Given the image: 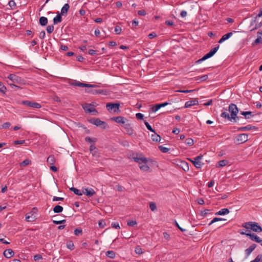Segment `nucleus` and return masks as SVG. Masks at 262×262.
I'll return each instance as SVG.
<instances>
[{
	"instance_id": "obj_1",
	"label": "nucleus",
	"mask_w": 262,
	"mask_h": 262,
	"mask_svg": "<svg viewBox=\"0 0 262 262\" xmlns=\"http://www.w3.org/2000/svg\"><path fill=\"white\" fill-rule=\"evenodd\" d=\"M224 110L225 111H222L221 114V117L233 122H236L239 120V117L237 116L238 113V109L235 104L231 103L229 106L228 111L230 113V115L227 112V109L224 108Z\"/></svg>"
},
{
	"instance_id": "obj_2",
	"label": "nucleus",
	"mask_w": 262,
	"mask_h": 262,
	"mask_svg": "<svg viewBox=\"0 0 262 262\" xmlns=\"http://www.w3.org/2000/svg\"><path fill=\"white\" fill-rule=\"evenodd\" d=\"M242 226L249 231L250 229L253 231L260 233L262 232V227L258 224L255 222H248L242 224Z\"/></svg>"
},
{
	"instance_id": "obj_3",
	"label": "nucleus",
	"mask_w": 262,
	"mask_h": 262,
	"mask_svg": "<svg viewBox=\"0 0 262 262\" xmlns=\"http://www.w3.org/2000/svg\"><path fill=\"white\" fill-rule=\"evenodd\" d=\"M133 159L134 160L139 164V167L141 170L147 171L149 169V167L146 164L148 162V160L147 158L144 157H138L137 156L136 157H133Z\"/></svg>"
},
{
	"instance_id": "obj_4",
	"label": "nucleus",
	"mask_w": 262,
	"mask_h": 262,
	"mask_svg": "<svg viewBox=\"0 0 262 262\" xmlns=\"http://www.w3.org/2000/svg\"><path fill=\"white\" fill-rule=\"evenodd\" d=\"M219 45L211 49L209 53L204 55L202 58L196 61V63H200L201 62L213 56L219 49Z\"/></svg>"
},
{
	"instance_id": "obj_5",
	"label": "nucleus",
	"mask_w": 262,
	"mask_h": 262,
	"mask_svg": "<svg viewBox=\"0 0 262 262\" xmlns=\"http://www.w3.org/2000/svg\"><path fill=\"white\" fill-rule=\"evenodd\" d=\"M219 45L211 49L209 53L204 55L202 58L196 61V63H200L201 62L213 56L219 49Z\"/></svg>"
},
{
	"instance_id": "obj_6",
	"label": "nucleus",
	"mask_w": 262,
	"mask_h": 262,
	"mask_svg": "<svg viewBox=\"0 0 262 262\" xmlns=\"http://www.w3.org/2000/svg\"><path fill=\"white\" fill-rule=\"evenodd\" d=\"M119 106L120 104L119 103H107L106 105L107 110L110 112L112 111L114 113H118L120 112Z\"/></svg>"
},
{
	"instance_id": "obj_7",
	"label": "nucleus",
	"mask_w": 262,
	"mask_h": 262,
	"mask_svg": "<svg viewBox=\"0 0 262 262\" xmlns=\"http://www.w3.org/2000/svg\"><path fill=\"white\" fill-rule=\"evenodd\" d=\"M89 121L91 123L97 126H102L103 128H105L107 126L105 122L100 120L99 118H92Z\"/></svg>"
},
{
	"instance_id": "obj_8",
	"label": "nucleus",
	"mask_w": 262,
	"mask_h": 262,
	"mask_svg": "<svg viewBox=\"0 0 262 262\" xmlns=\"http://www.w3.org/2000/svg\"><path fill=\"white\" fill-rule=\"evenodd\" d=\"M34 210H37L36 208H33V210L26 214V220L27 222H33L36 220V216L34 215L35 212L33 211Z\"/></svg>"
},
{
	"instance_id": "obj_9",
	"label": "nucleus",
	"mask_w": 262,
	"mask_h": 262,
	"mask_svg": "<svg viewBox=\"0 0 262 262\" xmlns=\"http://www.w3.org/2000/svg\"><path fill=\"white\" fill-rule=\"evenodd\" d=\"M202 158H203V155H200L199 156L196 157L194 159L193 161L192 160H190L191 162H192L193 163L194 166L196 168H201L202 167V164L200 162V160L202 159Z\"/></svg>"
},
{
	"instance_id": "obj_10",
	"label": "nucleus",
	"mask_w": 262,
	"mask_h": 262,
	"mask_svg": "<svg viewBox=\"0 0 262 262\" xmlns=\"http://www.w3.org/2000/svg\"><path fill=\"white\" fill-rule=\"evenodd\" d=\"M22 104L24 105H27L28 106L33 107V108H39L41 107V105L39 103L34 102L28 100L23 101L22 102Z\"/></svg>"
},
{
	"instance_id": "obj_11",
	"label": "nucleus",
	"mask_w": 262,
	"mask_h": 262,
	"mask_svg": "<svg viewBox=\"0 0 262 262\" xmlns=\"http://www.w3.org/2000/svg\"><path fill=\"white\" fill-rule=\"evenodd\" d=\"M8 78L13 82L18 84L22 83V79L20 77L17 76L15 74H10Z\"/></svg>"
},
{
	"instance_id": "obj_12",
	"label": "nucleus",
	"mask_w": 262,
	"mask_h": 262,
	"mask_svg": "<svg viewBox=\"0 0 262 262\" xmlns=\"http://www.w3.org/2000/svg\"><path fill=\"white\" fill-rule=\"evenodd\" d=\"M248 135L247 134H241L237 136L236 140L238 143H243L248 140Z\"/></svg>"
},
{
	"instance_id": "obj_13",
	"label": "nucleus",
	"mask_w": 262,
	"mask_h": 262,
	"mask_svg": "<svg viewBox=\"0 0 262 262\" xmlns=\"http://www.w3.org/2000/svg\"><path fill=\"white\" fill-rule=\"evenodd\" d=\"M247 236L249 237L252 241L257 243H261L262 239H260L256 234L254 233H247Z\"/></svg>"
},
{
	"instance_id": "obj_14",
	"label": "nucleus",
	"mask_w": 262,
	"mask_h": 262,
	"mask_svg": "<svg viewBox=\"0 0 262 262\" xmlns=\"http://www.w3.org/2000/svg\"><path fill=\"white\" fill-rule=\"evenodd\" d=\"M95 193V191L92 188H84L82 189V194H84L90 197L93 196Z\"/></svg>"
},
{
	"instance_id": "obj_15",
	"label": "nucleus",
	"mask_w": 262,
	"mask_h": 262,
	"mask_svg": "<svg viewBox=\"0 0 262 262\" xmlns=\"http://www.w3.org/2000/svg\"><path fill=\"white\" fill-rule=\"evenodd\" d=\"M83 108L86 112L88 113H92V112H97L96 109L93 107H91V104L86 103L84 105L82 106Z\"/></svg>"
},
{
	"instance_id": "obj_16",
	"label": "nucleus",
	"mask_w": 262,
	"mask_h": 262,
	"mask_svg": "<svg viewBox=\"0 0 262 262\" xmlns=\"http://www.w3.org/2000/svg\"><path fill=\"white\" fill-rule=\"evenodd\" d=\"M199 104V101L196 99L187 101L185 104V108H188L193 105Z\"/></svg>"
},
{
	"instance_id": "obj_17",
	"label": "nucleus",
	"mask_w": 262,
	"mask_h": 262,
	"mask_svg": "<svg viewBox=\"0 0 262 262\" xmlns=\"http://www.w3.org/2000/svg\"><path fill=\"white\" fill-rule=\"evenodd\" d=\"M124 128L125 130V132L128 135L132 136L134 134V130L132 128L129 122H128L127 124H124Z\"/></svg>"
},
{
	"instance_id": "obj_18",
	"label": "nucleus",
	"mask_w": 262,
	"mask_h": 262,
	"mask_svg": "<svg viewBox=\"0 0 262 262\" xmlns=\"http://www.w3.org/2000/svg\"><path fill=\"white\" fill-rule=\"evenodd\" d=\"M3 254L5 257L10 258L12 257V256H13V255L14 254V252L12 249H9L5 250L4 251Z\"/></svg>"
},
{
	"instance_id": "obj_19",
	"label": "nucleus",
	"mask_w": 262,
	"mask_h": 262,
	"mask_svg": "<svg viewBox=\"0 0 262 262\" xmlns=\"http://www.w3.org/2000/svg\"><path fill=\"white\" fill-rule=\"evenodd\" d=\"M233 34L232 32H229L225 35H224L222 38L219 40V43H222L226 40L229 39Z\"/></svg>"
},
{
	"instance_id": "obj_20",
	"label": "nucleus",
	"mask_w": 262,
	"mask_h": 262,
	"mask_svg": "<svg viewBox=\"0 0 262 262\" xmlns=\"http://www.w3.org/2000/svg\"><path fill=\"white\" fill-rule=\"evenodd\" d=\"M71 85L78 87H87L88 84L75 80L70 83Z\"/></svg>"
},
{
	"instance_id": "obj_21",
	"label": "nucleus",
	"mask_w": 262,
	"mask_h": 262,
	"mask_svg": "<svg viewBox=\"0 0 262 262\" xmlns=\"http://www.w3.org/2000/svg\"><path fill=\"white\" fill-rule=\"evenodd\" d=\"M86 92L91 93L93 95H96L98 94H103V90H95V89H91V90H86Z\"/></svg>"
},
{
	"instance_id": "obj_22",
	"label": "nucleus",
	"mask_w": 262,
	"mask_h": 262,
	"mask_svg": "<svg viewBox=\"0 0 262 262\" xmlns=\"http://www.w3.org/2000/svg\"><path fill=\"white\" fill-rule=\"evenodd\" d=\"M255 128V127L254 126H252L251 125H248L246 126L241 127L238 128V131H246V130H250L252 129Z\"/></svg>"
},
{
	"instance_id": "obj_23",
	"label": "nucleus",
	"mask_w": 262,
	"mask_h": 262,
	"mask_svg": "<svg viewBox=\"0 0 262 262\" xmlns=\"http://www.w3.org/2000/svg\"><path fill=\"white\" fill-rule=\"evenodd\" d=\"M241 114L245 116V119H250L252 117L254 116V115L252 114V112L250 111L244 112L242 111Z\"/></svg>"
},
{
	"instance_id": "obj_24",
	"label": "nucleus",
	"mask_w": 262,
	"mask_h": 262,
	"mask_svg": "<svg viewBox=\"0 0 262 262\" xmlns=\"http://www.w3.org/2000/svg\"><path fill=\"white\" fill-rule=\"evenodd\" d=\"M229 213V210L228 208H223L219 211L218 212H216L215 213V215H225Z\"/></svg>"
},
{
	"instance_id": "obj_25",
	"label": "nucleus",
	"mask_w": 262,
	"mask_h": 262,
	"mask_svg": "<svg viewBox=\"0 0 262 262\" xmlns=\"http://www.w3.org/2000/svg\"><path fill=\"white\" fill-rule=\"evenodd\" d=\"M151 140L156 142H159L161 140V137L158 135L155 132L151 135Z\"/></svg>"
},
{
	"instance_id": "obj_26",
	"label": "nucleus",
	"mask_w": 262,
	"mask_h": 262,
	"mask_svg": "<svg viewBox=\"0 0 262 262\" xmlns=\"http://www.w3.org/2000/svg\"><path fill=\"white\" fill-rule=\"evenodd\" d=\"M69 8H70V6L68 4H64L61 10L60 14L62 15H64V14H66L67 13Z\"/></svg>"
},
{
	"instance_id": "obj_27",
	"label": "nucleus",
	"mask_w": 262,
	"mask_h": 262,
	"mask_svg": "<svg viewBox=\"0 0 262 262\" xmlns=\"http://www.w3.org/2000/svg\"><path fill=\"white\" fill-rule=\"evenodd\" d=\"M256 247V245L255 244L251 245L248 248L245 250V252L247 255H249Z\"/></svg>"
},
{
	"instance_id": "obj_28",
	"label": "nucleus",
	"mask_w": 262,
	"mask_h": 262,
	"mask_svg": "<svg viewBox=\"0 0 262 262\" xmlns=\"http://www.w3.org/2000/svg\"><path fill=\"white\" fill-rule=\"evenodd\" d=\"M39 21L40 25L42 26H46L48 24V19L47 17L44 16L40 17L39 18Z\"/></svg>"
},
{
	"instance_id": "obj_29",
	"label": "nucleus",
	"mask_w": 262,
	"mask_h": 262,
	"mask_svg": "<svg viewBox=\"0 0 262 262\" xmlns=\"http://www.w3.org/2000/svg\"><path fill=\"white\" fill-rule=\"evenodd\" d=\"M61 14H58L53 19L54 24H57L62 21V17Z\"/></svg>"
},
{
	"instance_id": "obj_30",
	"label": "nucleus",
	"mask_w": 262,
	"mask_h": 262,
	"mask_svg": "<svg viewBox=\"0 0 262 262\" xmlns=\"http://www.w3.org/2000/svg\"><path fill=\"white\" fill-rule=\"evenodd\" d=\"M53 210L54 213H60L63 211V207L60 205H56L53 208Z\"/></svg>"
},
{
	"instance_id": "obj_31",
	"label": "nucleus",
	"mask_w": 262,
	"mask_h": 262,
	"mask_svg": "<svg viewBox=\"0 0 262 262\" xmlns=\"http://www.w3.org/2000/svg\"><path fill=\"white\" fill-rule=\"evenodd\" d=\"M112 119L117 123H121V122H122L123 120H125V118L122 116H118L116 117H114L112 118Z\"/></svg>"
},
{
	"instance_id": "obj_32",
	"label": "nucleus",
	"mask_w": 262,
	"mask_h": 262,
	"mask_svg": "<svg viewBox=\"0 0 262 262\" xmlns=\"http://www.w3.org/2000/svg\"><path fill=\"white\" fill-rule=\"evenodd\" d=\"M106 255L111 258H114L116 256V253L113 251H108L106 252Z\"/></svg>"
},
{
	"instance_id": "obj_33",
	"label": "nucleus",
	"mask_w": 262,
	"mask_h": 262,
	"mask_svg": "<svg viewBox=\"0 0 262 262\" xmlns=\"http://www.w3.org/2000/svg\"><path fill=\"white\" fill-rule=\"evenodd\" d=\"M70 189V190L73 191L76 195H81L82 194V192H81L80 190H79L75 187H72Z\"/></svg>"
},
{
	"instance_id": "obj_34",
	"label": "nucleus",
	"mask_w": 262,
	"mask_h": 262,
	"mask_svg": "<svg viewBox=\"0 0 262 262\" xmlns=\"http://www.w3.org/2000/svg\"><path fill=\"white\" fill-rule=\"evenodd\" d=\"M47 161L49 164L53 165L55 161L54 157L52 155L50 156L48 158Z\"/></svg>"
},
{
	"instance_id": "obj_35",
	"label": "nucleus",
	"mask_w": 262,
	"mask_h": 262,
	"mask_svg": "<svg viewBox=\"0 0 262 262\" xmlns=\"http://www.w3.org/2000/svg\"><path fill=\"white\" fill-rule=\"evenodd\" d=\"M67 247L68 249L72 250L74 249L75 246L72 241H70L67 243Z\"/></svg>"
},
{
	"instance_id": "obj_36",
	"label": "nucleus",
	"mask_w": 262,
	"mask_h": 262,
	"mask_svg": "<svg viewBox=\"0 0 262 262\" xmlns=\"http://www.w3.org/2000/svg\"><path fill=\"white\" fill-rule=\"evenodd\" d=\"M31 162V161L29 159H26L20 163V166L21 167H25L30 164Z\"/></svg>"
},
{
	"instance_id": "obj_37",
	"label": "nucleus",
	"mask_w": 262,
	"mask_h": 262,
	"mask_svg": "<svg viewBox=\"0 0 262 262\" xmlns=\"http://www.w3.org/2000/svg\"><path fill=\"white\" fill-rule=\"evenodd\" d=\"M85 141L89 143H92V142L95 143L96 142L97 139L95 138H92L90 137H86L85 138Z\"/></svg>"
},
{
	"instance_id": "obj_38",
	"label": "nucleus",
	"mask_w": 262,
	"mask_h": 262,
	"mask_svg": "<svg viewBox=\"0 0 262 262\" xmlns=\"http://www.w3.org/2000/svg\"><path fill=\"white\" fill-rule=\"evenodd\" d=\"M185 144L189 146H192L194 144L193 140L191 138H188L185 140Z\"/></svg>"
},
{
	"instance_id": "obj_39",
	"label": "nucleus",
	"mask_w": 262,
	"mask_h": 262,
	"mask_svg": "<svg viewBox=\"0 0 262 262\" xmlns=\"http://www.w3.org/2000/svg\"><path fill=\"white\" fill-rule=\"evenodd\" d=\"M159 148L160 151L163 153H166L170 150L169 148L164 147L162 145L159 146Z\"/></svg>"
},
{
	"instance_id": "obj_40",
	"label": "nucleus",
	"mask_w": 262,
	"mask_h": 262,
	"mask_svg": "<svg viewBox=\"0 0 262 262\" xmlns=\"http://www.w3.org/2000/svg\"><path fill=\"white\" fill-rule=\"evenodd\" d=\"M262 261V255L258 254L256 258L250 262H261Z\"/></svg>"
},
{
	"instance_id": "obj_41",
	"label": "nucleus",
	"mask_w": 262,
	"mask_h": 262,
	"mask_svg": "<svg viewBox=\"0 0 262 262\" xmlns=\"http://www.w3.org/2000/svg\"><path fill=\"white\" fill-rule=\"evenodd\" d=\"M208 78V75H204L201 77H196L197 80H200L201 81H204L206 80Z\"/></svg>"
},
{
	"instance_id": "obj_42",
	"label": "nucleus",
	"mask_w": 262,
	"mask_h": 262,
	"mask_svg": "<svg viewBox=\"0 0 262 262\" xmlns=\"http://www.w3.org/2000/svg\"><path fill=\"white\" fill-rule=\"evenodd\" d=\"M261 42H262V38L261 37V36H258V37L254 40L252 45L253 46H255Z\"/></svg>"
},
{
	"instance_id": "obj_43",
	"label": "nucleus",
	"mask_w": 262,
	"mask_h": 262,
	"mask_svg": "<svg viewBox=\"0 0 262 262\" xmlns=\"http://www.w3.org/2000/svg\"><path fill=\"white\" fill-rule=\"evenodd\" d=\"M149 207L151 211H154L157 210V206L155 203L150 202L149 204Z\"/></svg>"
},
{
	"instance_id": "obj_44",
	"label": "nucleus",
	"mask_w": 262,
	"mask_h": 262,
	"mask_svg": "<svg viewBox=\"0 0 262 262\" xmlns=\"http://www.w3.org/2000/svg\"><path fill=\"white\" fill-rule=\"evenodd\" d=\"M6 91V88L5 85L0 81V92L3 94H5Z\"/></svg>"
},
{
	"instance_id": "obj_45",
	"label": "nucleus",
	"mask_w": 262,
	"mask_h": 262,
	"mask_svg": "<svg viewBox=\"0 0 262 262\" xmlns=\"http://www.w3.org/2000/svg\"><path fill=\"white\" fill-rule=\"evenodd\" d=\"M228 163V161L226 160H221L219 162V166L223 167L226 166Z\"/></svg>"
},
{
	"instance_id": "obj_46",
	"label": "nucleus",
	"mask_w": 262,
	"mask_h": 262,
	"mask_svg": "<svg viewBox=\"0 0 262 262\" xmlns=\"http://www.w3.org/2000/svg\"><path fill=\"white\" fill-rule=\"evenodd\" d=\"M15 83H13V82L10 83L9 85L11 87V88L14 89L15 91H17V90L21 89V88L20 86L16 85Z\"/></svg>"
},
{
	"instance_id": "obj_47",
	"label": "nucleus",
	"mask_w": 262,
	"mask_h": 262,
	"mask_svg": "<svg viewBox=\"0 0 262 262\" xmlns=\"http://www.w3.org/2000/svg\"><path fill=\"white\" fill-rule=\"evenodd\" d=\"M15 83H13V82L10 83L9 85L11 87V88L14 89L15 91H17V90L21 89V88L20 86L16 85Z\"/></svg>"
},
{
	"instance_id": "obj_48",
	"label": "nucleus",
	"mask_w": 262,
	"mask_h": 262,
	"mask_svg": "<svg viewBox=\"0 0 262 262\" xmlns=\"http://www.w3.org/2000/svg\"><path fill=\"white\" fill-rule=\"evenodd\" d=\"M15 83H13V82L10 83L9 85L11 87V88L14 89L15 91H17V90L21 89V88L20 86L16 85Z\"/></svg>"
},
{
	"instance_id": "obj_49",
	"label": "nucleus",
	"mask_w": 262,
	"mask_h": 262,
	"mask_svg": "<svg viewBox=\"0 0 262 262\" xmlns=\"http://www.w3.org/2000/svg\"><path fill=\"white\" fill-rule=\"evenodd\" d=\"M144 123H145V125H146L147 128L149 130H150V132H152L153 133H155V130L152 128L151 125L147 121H145Z\"/></svg>"
},
{
	"instance_id": "obj_50",
	"label": "nucleus",
	"mask_w": 262,
	"mask_h": 262,
	"mask_svg": "<svg viewBox=\"0 0 262 262\" xmlns=\"http://www.w3.org/2000/svg\"><path fill=\"white\" fill-rule=\"evenodd\" d=\"M34 260L35 261H38L39 260H41L42 259V255L41 254H36L34 256V258H33Z\"/></svg>"
},
{
	"instance_id": "obj_51",
	"label": "nucleus",
	"mask_w": 262,
	"mask_h": 262,
	"mask_svg": "<svg viewBox=\"0 0 262 262\" xmlns=\"http://www.w3.org/2000/svg\"><path fill=\"white\" fill-rule=\"evenodd\" d=\"M54 31L53 25H50L47 27V31L48 33H51Z\"/></svg>"
},
{
	"instance_id": "obj_52",
	"label": "nucleus",
	"mask_w": 262,
	"mask_h": 262,
	"mask_svg": "<svg viewBox=\"0 0 262 262\" xmlns=\"http://www.w3.org/2000/svg\"><path fill=\"white\" fill-rule=\"evenodd\" d=\"M122 29L119 26H116L115 28V32L116 34H120L121 32Z\"/></svg>"
},
{
	"instance_id": "obj_53",
	"label": "nucleus",
	"mask_w": 262,
	"mask_h": 262,
	"mask_svg": "<svg viewBox=\"0 0 262 262\" xmlns=\"http://www.w3.org/2000/svg\"><path fill=\"white\" fill-rule=\"evenodd\" d=\"M160 108L161 107L159 104H157L152 107V111L153 112H156L158 111Z\"/></svg>"
},
{
	"instance_id": "obj_54",
	"label": "nucleus",
	"mask_w": 262,
	"mask_h": 262,
	"mask_svg": "<svg viewBox=\"0 0 262 262\" xmlns=\"http://www.w3.org/2000/svg\"><path fill=\"white\" fill-rule=\"evenodd\" d=\"M210 210L209 209H205L201 211V215L203 216H206L208 214L210 213Z\"/></svg>"
},
{
	"instance_id": "obj_55",
	"label": "nucleus",
	"mask_w": 262,
	"mask_h": 262,
	"mask_svg": "<svg viewBox=\"0 0 262 262\" xmlns=\"http://www.w3.org/2000/svg\"><path fill=\"white\" fill-rule=\"evenodd\" d=\"M11 124L10 122H6L2 125V128H8L10 127Z\"/></svg>"
},
{
	"instance_id": "obj_56",
	"label": "nucleus",
	"mask_w": 262,
	"mask_h": 262,
	"mask_svg": "<svg viewBox=\"0 0 262 262\" xmlns=\"http://www.w3.org/2000/svg\"><path fill=\"white\" fill-rule=\"evenodd\" d=\"M137 224V222L135 221H128L127 223V225L128 226H130V227L134 226V225H136Z\"/></svg>"
},
{
	"instance_id": "obj_57",
	"label": "nucleus",
	"mask_w": 262,
	"mask_h": 262,
	"mask_svg": "<svg viewBox=\"0 0 262 262\" xmlns=\"http://www.w3.org/2000/svg\"><path fill=\"white\" fill-rule=\"evenodd\" d=\"M74 233L75 235H78L79 234H81L82 233V231L81 229H75Z\"/></svg>"
},
{
	"instance_id": "obj_58",
	"label": "nucleus",
	"mask_w": 262,
	"mask_h": 262,
	"mask_svg": "<svg viewBox=\"0 0 262 262\" xmlns=\"http://www.w3.org/2000/svg\"><path fill=\"white\" fill-rule=\"evenodd\" d=\"M98 224L100 228H104L105 226V222L104 220H101L99 222Z\"/></svg>"
},
{
	"instance_id": "obj_59",
	"label": "nucleus",
	"mask_w": 262,
	"mask_h": 262,
	"mask_svg": "<svg viewBox=\"0 0 262 262\" xmlns=\"http://www.w3.org/2000/svg\"><path fill=\"white\" fill-rule=\"evenodd\" d=\"M25 143V141L24 140H16L14 141V144L17 145V144H23Z\"/></svg>"
},
{
	"instance_id": "obj_60",
	"label": "nucleus",
	"mask_w": 262,
	"mask_h": 262,
	"mask_svg": "<svg viewBox=\"0 0 262 262\" xmlns=\"http://www.w3.org/2000/svg\"><path fill=\"white\" fill-rule=\"evenodd\" d=\"M135 252L137 254H141V253H142V249L139 246H138V247H137L136 248Z\"/></svg>"
},
{
	"instance_id": "obj_61",
	"label": "nucleus",
	"mask_w": 262,
	"mask_h": 262,
	"mask_svg": "<svg viewBox=\"0 0 262 262\" xmlns=\"http://www.w3.org/2000/svg\"><path fill=\"white\" fill-rule=\"evenodd\" d=\"M111 226L114 228H116V229L120 228L119 225L118 223H112Z\"/></svg>"
},
{
	"instance_id": "obj_62",
	"label": "nucleus",
	"mask_w": 262,
	"mask_h": 262,
	"mask_svg": "<svg viewBox=\"0 0 262 262\" xmlns=\"http://www.w3.org/2000/svg\"><path fill=\"white\" fill-rule=\"evenodd\" d=\"M9 5L10 7L12 8H14L16 6V4L14 1H10L9 2Z\"/></svg>"
},
{
	"instance_id": "obj_63",
	"label": "nucleus",
	"mask_w": 262,
	"mask_h": 262,
	"mask_svg": "<svg viewBox=\"0 0 262 262\" xmlns=\"http://www.w3.org/2000/svg\"><path fill=\"white\" fill-rule=\"evenodd\" d=\"M138 14L140 16H145L146 15V13L144 10H141L138 11Z\"/></svg>"
},
{
	"instance_id": "obj_64",
	"label": "nucleus",
	"mask_w": 262,
	"mask_h": 262,
	"mask_svg": "<svg viewBox=\"0 0 262 262\" xmlns=\"http://www.w3.org/2000/svg\"><path fill=\"white\" fill-rule=\"evenodd\" d=\"M136 117L138 119H143V115L141 113H137L136 115Z\"/></svg>"
}]
</instances>
